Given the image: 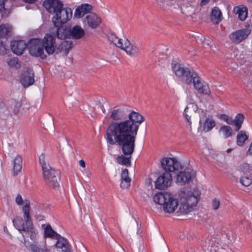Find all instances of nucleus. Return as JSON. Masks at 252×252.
<instances>
[{"mask_svg":"<svg viewBox=\"0 0 252 252\" xmlns=\"http://www.w3.org/2000/svg\"><path fill=\"white\" fill-rule=\"evenodd\" d=\"M144 117L138 112H132L129 119L121 122H112L106 130V140L112 145L118 144L122 148L125 156L117 158L120 164H130L131 155L135 148V141L140 124Z\"/></svg>","mask_w":252,"mask_h":252,"instance_id":"1","label":"nucleus"},{"mask_svg":"<svg viewBox=\"0 0 252 252\" xmlns=\"http://www.w3.org/2000/svg\"><path fill=\"white\" fill-rule=\"evenodd\" d=\"M39 162L42 167V174L45 184L49 188L57 189L59 188L61 172L60 170L51 167L45 160L44 157H39Z\"/></svg>","mask_w":252,"mask_h":252,"instance_id":"2","label":"nucleus"},{"mask_svg":"<svg viewBox=\"0 0 252 252\" xmlns=\"http://www.w3.org/2000/svg\"><path fill=\"white\" fill-rule=\"evenodd\" d=\"M24 238V246L27 250L30 252H51L45 247H41L37 244V232L33 227V225H26L21 233Z\"/></svg>","mask_w":252,"mask_h":252,"instance_id":"3","label":"nucleus"},{"mask_svg":"<svg viewBox=\"0 0 252 252\" xmlns=\"http://www.w3.org/2000/svg\"><path fill=\"white\" fill-rule=\"evenodd\" d=\"M179 195L181 202L179 211L181 214H188L193 210V207L198 203L200 193H195L188 190H181Z\"/></svg>","mask_w":252,"mask_h":252,"instance_id":"4","label":"nucleus"},{"mask_svg":"<svg viewBox=\"0 0 252 252\" xmlns=\"http://www.w3.org/2000/svg\"><path fill=\"white\" fill-rule=\"evenodd\" d=\"M154 201L157 204L163 205V210L166 213H173L178 206L177 200L167 192L156 193L154 196Z\"/></svg>","mask_w":252,"mask_h":252,"instance_id":"5","label":"nucleus"},{"mask_svg":"<svg viewBox=\"0 0 252 252\" xmlns=\"http://www.w3.org/2000/svg\"><path fill=\"white\" fill-rule=\"evenodd\" d=\"M172 69L177 76L181 78L182 81L188 84L192 83L198 76L193 69L182 66L180 64L173 65Z\"/></svg>","mask_w":252,"mask_h":252,"instance_id":"6","label":"nucleus"},{"mask_svg":"<svg viewBox=\"0 0 252 252\" xmlns=\"http://www.w3.org/2000/svg\"><path fill=\"white\" fill-rule=\"evenodd\" d=\"M196 113L200 115L199 124L202 125V122L204 118L206 117V113L202 109H199L196 104L194 103H189L186 107L184 116L186 120L187 126H189L190 130L191 129V119H193Z\"/></svg>","mask_w":252,"mask_h":252,"instance_id":"7","label":"nucleus"},{"mask_svg":"<svg viewBox=\"0 0 252 252\" xmlns=\"http://www.w3.org/2000/svg\"><path fill=\"white\" fill-rule=\"evenodd\" d=\"M27 48L30 54L35 57H40L42 59L47 58V54L44 52L41 38H35L30 39L28 43Z\"/></svg>","mask_w":252,"mask_h":252,"instance_id":"8","label":"nucleus"},{"mask_svg":"<svg viewBox=\"0 0 252 252\" xmlns=\"http://www.w3.org/2000/svg\"><path fill=\"white\" fill-rule=\"evenodd\" d=\"M72 16V11L71 8L63 7L62 10H60L53 16L52 21L54 26L59 27L69 21Z\"/></svg>","mask_w":252,"mask_h":252,"instance_id":"9","label":"nucleus"},{"mask_svg":"<svg viewBox=\"0 0 252 252\" xmlns=\"http://www.w3.org/2000/svg\"><path fill=\"white\" fill-rule=\"evenodd\" d=\"M161 163L165 172L169 173L178 171L182 167L180 163L176 158H162Z\"/></svg>","mask_w":252,"mask_h":252,"instance_id":"10","label":"nucleus"},{"mask_svg":"<svg viewBox=\"0 0 252 252\" xmlns=\"http://www.w3.org/2000/svg\"><path fill=\"white\" fill-rule=\"evenodd\" d=\"M41 40L46 54L51 55L56 52L57 45L54 36L51 34L47 33L43 39H41Z\"/></svg>","mask_w":252,"mask_h":252,"instance_id":"11","label":"nucleus"},{"mask_svg":"<svg viewBox=\"0 0 252 252\" xmlns=\"http://www.w3.org/2000/svg\"><path fill=\"white\" fill-rule=\"evenodd\" d=\"M172 181V176L171 173L164 172L155 182V188L159 189H165L171 185Z\"/></svg>","mask_w":252,"mask_h":252,"instance_id":"12","label":"nucleus"},{"mask_svg":"<svg viewBox=\"0 0 252 252\" xmlns=\"http://www.w3.org/2000/svg\"><path fill=\"white\" fill-rule=\"evenodd\" d=\"M120 49L125 51L130 56L136 57L140 55V51L137 45L133 42H130L128 39L125 38L123 47Z\"/></svg>","mask_w":252,"mask_h":252,"instance_id":"13","label":"nucleus"},{"mask_svg":"<svg viewBox=\"0 0 252 252\" xmlns=\"http://www.w3.org/2000/svg\"><path fill=\"white\" fill-rule=\"evenodd\" d=\"M43 5L49 13L56 14L62 10L63 4L60 0H44Z\"/></svg>","mask_w":252,"mask_h":252,"instance_id":"14","label":"nucleus"},{"mask_svg":"<svg viewBox=\"0 0 252 252\" xmlns=\"http://www.w3.org/2000/svg\"><path fill=\"white\" fill-rule=\"evenodd\" d=\"M251 33L249 29H243L236 31L229 35L231 41L235 44H238L245 39Z\"/></svg>","mask_w":252,"mask_h":252,"instance_id":"15","label":"nucleus"},{"mask_svg":"<svg viewBox=\"0 0 252 252\" xmlns=\"http://www.w3.org/2000/svg\"><path fill=\"white\" fill-rule=\"evenodd\" d=\"M195 177V173L194 171L190 169H188L187 171H182L177 175V182L180 185H185L189 184Z\"/></svg>","mask_w":252,"mask_h":252,"instance_id":"16","label":"nucleus"},{"mask_svg":"<svg viewBox=\"0 0 252 252\" xmlns=\"http://www.w3.org/2000/svg\"><path fill=\"white\" fill-rule=\"evenodd\" d=\"M28 44L24 40H13L10 44L12 52L17 55H21L27 48Z\"/></svg>","mask_w":252,"mask_h":252,"instance_id":"17","label":"nucleus"},{"mask_svg":"<svg viewBox=\"0 0 252 252\" xmlns=\"http://www.w3.org/2000/svg\"><path fill=\"white\" fill-rule=\"evenodd\" d=\"M20 82L24 87H28L34 82V73L30 70L23 72L21 76Z\"/></svg>","mask_w":252,"mask_h":252,"instance_id":"18","label":"nucleus"},{"mask_svg":"<svg viewBox=\"0 0 252 252\" xmlns=\"http://www.w3.org/2000/svg\"><path fill=\"white\" fill-rule=\"evenodd\" d=\"M83 22L87 23L88 26L91 28L95 29L101 24V19L96 14L92 13L86 16Z\"/></svg>","mask_w":252,"mask_h":252,"instance_id":"19","label":"nucleus"},{"mask_svg":"<svg viewBox=\"0 0 252 252\" xmlns=\"http://www.w3.org/2000/svg\"><path fill=\"white\" fill-rule=\"evenodd\" d=\"M133 111H131L128 114V119H129V115ZM127 115V111H126L123 109L121 108H116V107L114 108V109L112 111L110 115V118L115 121V122H118V121L123 120L125 119ZM127 119H126L127 120ZM126 121V120H125ZM125 121H120L119 122Z\"/></svg>","mask_w":252,"mask_h":252,"instance_id":"20","label":"nucleus"},{"mask_svg":"<svg viewBox=\"0 0 252 252\" xmlns=\"http://www.w3.org/2000/svg\"><path fill=\"white\" fill-rule=\"evenodd\" d=\"M192 83L194 88L199 93L203 94H208L210 93L208 86L202 83L199 76L193 81Z\"/></svg>","mask_w":252,"mask_h":252,"instance_id":"21","label":"nucleus"},{"mask_svg":"<svg viewBox=\"0 0 252 252\" xmlns=\"http://www.w3.org/2000/svg\"><path fill=\"white\" fill-rule=\"evenodd\" d=\"M93 9V6L88 3L82 4L75 9L74 16L75 18L82 17L85 14L90 13Z\"/></svg>","mask_w":252,"mask_h":252,"instance_id":"22","label":"nucleus"},{"mask_svg":"<svg viewBox=\"0 0 252 252\" xmlns=\"http://www.w3.org/2000/svg\"><path fill=\"white\" fill-rule=\"evenodd\" d=\"M57 239L56 247L61 249L62 252H71V247L66 239L61 237L60 236Z\"/></svg>","mask_w":252,"mask_h":252,"instance_id":"23","label":"nucleus"},{"mask_svg":"<svg viewBox=\"0 0 252 252\" xmlns=\"http://www.w3.org/2000/svg\"><path fill=\"white\" fill-rule=\"evenodd\" d=\"M70 36L75 39L81 38L85 35V31L79 26L76 25L72 28L70 27Z\"/></svg>","mask_w":252,"mask_h":252,"instance_id":"24","label":"nucleus"},{"mask_svg":"<svg viewBox=\"0 0 252 252\" xmlns=\"http://www.w3.org/2000/svg\"><path fill=\"white\" fill-rule=\"evenodd\" d=\"M21 107V103L15 99H11L8 102L7 109L11 114L17 115Z\"/></svg>","mask_w":252,"mask_h":252,"instance_id":"25","label":"nucleus"},{"mask_svg":"<svg viewBox=\"0 0 252 252\" xmlns=\"http://www.w3.org/2000/svg\"><path fill=\"white\" fill-rule=\"evenodd\" d=\"M72 47V43L71 41L63 40L58 46L56 53L58 54L61 52H63L64 54L66 56Z\"/></svg>","mask_w":252,"mask_h":252,"instance_id":"26","label":"nucleus"},{"mask_svg":"<svg viewBox=\"0 0 252 252\" xmlns=\"http://www.w3.org/2000/svg\"><path fill=\"white\" fill-rule=\"evenodd\" d=\"M12 33V27L8 24L0 25V37L8 38Z\"/></svg>","mask_w":252,"mask_h":252,"instance_id":"27","label":"nucleus"},{"mask_svg":"<svg viewBox=\"0 0 252 252\" xmlns=\"http://www.w3.org/2000/svg\"><path fill=\"white\" fill-rule=\"evenodd\" d=\"M245 119V116L242 113L237 114L235 118L232 119L231 125L235 126L234 130L238 131L242 127V125Z\"/></svg>","mask_w":252,"mask_h":252,"instance_id":"28","label":"nucleus"},{"mask_svg":"<svg viewBox=\"0 0 252 252\" xmlns=\"http://www.w3.org/2000/svg\"><path fill=\"white\" fill-rule=\"evenodd\" d=\"M211 21L215 24H218L222 20V14L218 7L212 9L210 15Z\"/></svg>","mask_w":252,"mask_h":252,"instance_id":"29","label":"nucleus"},{"mask_svg":"<svg viewBox=\"0 0 252 252\" xmlns=\"http://www.w3.org/2000/svg\"><path fill=\"white\" fill-rule=\"evenodd\" d=\"M131 179L128 177V171L127 169H124L121 174V187L123 189H127L130 185Z\"/></svg>","mask_w":252,"mask_h":252,"instance_id":"30","label":"nucleus"},{"mask_svg":"<svg viewBox=\"0 0 252 252\" xmlns=\"http://www.w3.org/2000/svg\"><path fill=\"white\" fill-rule=\"evenodd\" d=\"M24 219L26 225L32 224V221L30 215V206L29 203H26L23 207Z\"/></svg>","mask_w":252,"mask_h":252,"instance_id":"31","label":"nucleus"},{"mask_svg":"<svg viewBox=\"0 0 252 252\" xmlns=\"http://www.w3.org/2000/svg\"><path fill=\"white\" fill-rule=\"evenodd\" d=\"M57 36L59 39H64L70 36V27H58Z\"/></svg>","mask_w":252,"mask_h":252,"instance_id":"32","label":"nucleus"},{"mask_svg":"<svg viewBox=\"0 0 252 252\" xmlns=\"http://www.w3.org/2000/svg\"><path fill=\"white\" fill-rule=\"evenodd\" d=\"M234 11L238 14V17L241 21H244L247 17L248 9L246 7H235L234 8Z\"/></svg>","mask_w":252,"mask_h":252,"instance_id":"33","label":"nucleus"},{"mask_svg":"<svg viewBox=\"0 0 252 252\" xmlns=\"http://www.w3.org/2000/svg\"><path fill=\"white\" fill-rule=\"evenodd\" d=\"M248 135L246 134V132L244 130L238 131L237 135V144L240 147L243 146L246 140L248 139Z\"/></svg>","mask_w":252,"mask_h":252,"instance_id":"34","label":"nucleus"},{"mask_svg":"<svg viewBox=\"0 0 252 252\" xmlns=\"http://www.w3.org/2000/svg\"><path fill=\"white\" fill-rule=\"evenodd\" d=\"M22 158L20 156H17L14 159L13 162V171L14 175H17L20 172L22 169Z\"/></svg>","mask_w":252,"mask_h":252,"instance_id":"35","label":"nucleus"},{"mask_svg":"<svg viewBox=\"0 0 252 252\" xmlns=\"http://www.w3.org/2000/svg\"><path fill=\"white\" fill-rule=\"evenodd\" d=\"M13 223L15 228L18 229L20 233L26 227V223L23 222V219L20 217H16L13 220Z\"/></svg>","mask_w":252,"mask_h":252,"instance_id":"36","label":"nucleus"},{"mask_svg":"<svg viewBox=\"0 0 252 252\" xmlns=\"http://www.w3.org/2000/svg\"><path fill=\"white\" fill-rule=\"evenodd\" d=\"M205 122L203 124V130L208 132L211 130L215 126V122L209 118H205Z\"/></svg>","mask_w":252,"mask_h":252,"instance_id":"37","label":"nucleus"},{"mask_svg":"<svg viewBox=\"0 0 252 252\" xmlns=\"http://www.w3.org/2000/svg\"><path fill=\"white\" fill-rule=\"evenodd\" d=\"M44 236L57 239L60 237V235L52 228L50 225H47L44 230Z\"/></svg>","mask_w":252,"mask_h":252,"instance_id":"38","label":"nucleus"},{"mask_svg":"<svg viewBox=\"0 0 252 252\" xmlns=\"http://www.w3.org/2000/svg\"><path fill=\"white\" fill-rule=\"evenodd\" d=\"M219 132L222 133L224 138L226 139L232 135V129L229 126H223L220 127Z\"/></svg>","mask_w":252,"mask_h":252,"instance_id":"39","label":"nucleus"},{"mask_svg":"<svg viewBox=\"0 0 252 252\" xmlns=\"http://www.w3.org/2000/svg\"><path fill=\"white\" fill-rule=\"evenodd\" d=\"M8 65L12 68L17 69L20 67V62L16 57L9 58L7 59Z\"/></svg>","mask_w":252,"mask_h":252,"instance_id":"40","label":"nucleus"},{"mask_svg":"<svg viewBox=\"0 0 252 252\" xmlns=\"http://www.w3.org/2000/svg\"><path fill=\"white\" fill-rule=\"evenodd\" d=\"M109 39L119 48L123 47V43L124 42V39L119 38L116 35L112 34L109 36Z\"/></svg>","mask_w":252,"mask_h":252,"instance_id":"41","label":"nucleus"},{"mask_svg":"<svg viewBox=\"0 0 252 252\" xmlns=\"http://www.w3.org/2000/svg\"><path fill=\"white\" fill-rule=\"evenodd\" d=\"M4 3V1H0V13L2 17H7L11 11L9 9L5 8Z\"/></svg>","mask_w":252,"mask_h":252,"instance_id":"42","label":"nucleus"},{"mask_svg":"<svg viewBox=\"0 0 252 252\" xmlns=\"http://www.w3.org/2000/svg\"><path fill=\"white\" fill-rule=\"evenodd\" d=\"M240 183L242 185L245 187H248L252 184V181L251 179L249 177H243L240 179Z\"/></svg>","mask_w":252,"mask_h":252,"instance_id":"43","label":"nucleus"},{"mask_svg":"<svg viewBox=\"0 0 252 252\" xmlns=\"http://www.w3.org/2000/svg\"><path fill=\"white\" fill-rule=\"evenodd\" d=\"M8 51L5 45L2 41H0V55H4L7 53Z\"/></svg>","mask_w":252,"mask_h":252,"instance_id":"44","label":"nucleus"},{"mask_svg":"<svg viewBox=\"0 0 252 252\" xmlns=\"http://www.w3.org/2000/svg\"><path fill=\"white\" fill-rule=\"evenodd\" d=\"M221 120L224 121L227 124L231 125L232 118L225 114H221L220 116Z\"/></svg>","mask_w":252,"mask_h":252,"instance_id":"45","label":"nucleus"},{"mask_svg":"<svg viewBox=\"0 0 252 252\" xmlns=\"http://www.w3.org/2000/svg\"><path fill=\"white\" fill-rule=\"evenodd\" d=\"M220 205V201L218 199L216 198H214L212 201V207L215 210H218Z\"/></svg>","mask_w":252,"mask_h":252,"instance_id":"46","label":"nucleus"},{"mask_svg":"<svg viewBox=\"0 0 252 252\" xmlns=\"http://www.w3.org/2000/svg\"><path fill=\"white\" fill-rule=\"evenodd\" d=\"M15 201L18 205H22L23 201L21 195H18L16 197Z\"/></svg>","mask_w":252,"mask_h":252,"instance_id":"47","label":"nucleus"},{"mask_svg":"<svg viewBox=\"0 0 252 252\" xmlns=\"http://www.w3.org/2000/svg\"><path fill=\"white\" fill-rule=\"evenodd\" d=\"M96 106L97 107V108L100 109L103 113L105 112V110L104 108V106L100 101H99L98 103L96 104Z\"/></svg>","mask_w":252,"mask_h":252,"instance_id":"48","label":"nucleus"},{"mask_svg":"<svg viewBox=\"0 0 252 252\" xmlns=\"http://www.w3.org/2000/svg\"><path fill=\"white\" fill-rule=\"evenodd\" d=\"M210 1V0H201L200 2V6H203L204 5H206Z\"/></svg>","mask_w":252,"mask_h":252,"instance_id":"49","label":"nucleus"},{"mask_svg":"<svg viewBox=\"0 0 252 252\" xmlns=\"http://www.w3.org/2000/svg\"><path fill=\"white\" fill-rule=\"evenodd\" d=\"M79 164L81 167L83 168L85 167V162L83 160L81 159L79 160Z\"/></svg>","mask_w":252,"mask_h":252,"instance_id":"50","label":"nucleus"},{"mask_svg":"<svg viewBox=\"0 0 252 252\" xmlns=\"http://www.w3.org/2000/svg\"><path fill=\"white\" fill-rule=\"evenodd\" d=\"M247 153H249L250 155H252V142L250 144L249 150L247 151Z\"/></svg>","mask_w":252,"mask_h":252,"instance_id":"51","label":"nucleus"},{"mask_svg":"<svg viewBox=\"0 0 252 252\" xmlns=\"http://www.w3.org/2000/svg\"><path fill=\"white\" fill-rule=\"evenodd\" d=\"M23 0L27 3H34L37 0Z\"/></svg>","mask_w":252,"mask_h":252,"instance_id":"52","label":"nucleus"},{"mask_svg":"<svg viewBox=\"0 0 252 252\" xmlns=\"http://www.w3.org/2000/svg\"><path fill=\"white\" fill-rule=\"evenodd\" d=\"M243 167H244V168L249 169L250 166L249 164L245 163L243 165Z\"/></svg>","mask_w":252,"mask_h":252,"instance_id":"53","label":"nucleus"},{"mask_svg":"<svg viewBox=\"0 0 252 252\" xmlns=\"http://www.w3.org/2000/svg\"><path fill=\"white\" fill-rule=\"evenodd\" d=\"M3 231L6 234H9V232H8V229L6 227V226H5L3 227Z\"/></svg>","mask_w":252,"mask_h":252,"instance_id":"54","label":"nucleus"},{"mask_svg":"<svg viewBox=\"0 0 252 252\" xmlns=\"http://www.w3.org/2000/svg\"><path fill=\"white\" fill-rule=\"evenodd\" d=\"M231 149H228L227 150V153H229L231 151Z\"/></svg>","mask_w":252,"mask_h":252,"instance_id":"55","label":"nucleus"}]
</instances>
